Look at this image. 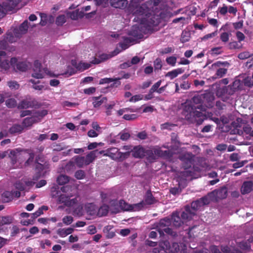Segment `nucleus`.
I'll return each instance as SVG.
<instances>
[{
	"label": "nucleus",
	"mask_w": 253,
	"mask_h": 253,
	"mask_svg": "<svg viewBox=\"0 0 253 253\" xmlns=\"http://www.w3.org/2000/svg\"><path fill=\"white\" fill-rule=\"evenodd\" d=\"M13 217L10 215L4 216L0 217V226L10 224L12 223Z\"/></svg>",
	"instance_id": "31"
},
{
	"label": "nucleus",
	"mask_w": 253,
	"mask_h": 253,
	"mask_svg": "<svg viewBox=\"0 0 253 253\" xmlns=\"http://www.w3.org/2000/svg\"><path fill=\"white\" fill-rule=\"evenodd\" d=\"M74 229L71 227L67 228H60L58 229L57 233L60 237H64L74 232Z\"/></svg>",
	"instance_id": "27"
},
{
	"label": "nucleus",
	"mask_w": 253,
	"mask_h": 253,
	"mask_svg": "<svg viewBox=\"0 0 253 253\" xmlns=\"http://www.w3.org/2000/svg\"><path fill=\"white\" fill-rule=\"evenodd\" d=\"M46 163H44L43 164H42L39 162L36 163V169L38 170V172L41 173L42 171L44 169L47 167L48 164H46Z\"/></svg>",
	"instance_id": "58"
},
{
	"label": "nucleus",
	"mask_w": 253,
	"mask_h": 253,
	"mask_svg": "<svg viewBox=\"0 0 253 253\" xmlns=\"http://www.w3.org/2000/svg\"><path fill=\"white\" fill-rule=\"evenodd\" d=\"M108 207L106 205L101 206L97 212V215L99 217L106 216L108 213Z\"/></svg>",
	"instance_id": "35"
},
{
	"label": "nucleus",
	"mask_w": 253,
	"mask_h": 253,
	"mask_svg": "<svg viewBox=\"0 0 253 253\" xmlns=\"http://www.w3.org/2000/svg\"><path fill=\"white\" fill-rule=\"evenodd\" d=\"M92 100L93 101L92 104L93 107L94 108H98L103 103H106L107 101V98L106 97L100 95L99 96L92 97Z\"/></svg>",
	"instance_id": "19"
},
{
	"label": "nucleus",
	"mask_w": 253,
	"mask_h": 253,
	"mask_svg": "<svg viewBox=\"0 0 253 253\" xmlns=\"http://www.w3.org/2000/svg\"><path fill=\"white\" fill-rule=\"evenodd\" d=\"M238 246L241 250L243 251L248 250L250 248V246L246 242H240Z\"/></svg>",
	"instance_id": "56"
},
{
	"label": "nucleus",
	"mask_w": 253,
	"mask_h": 253,
	"mask_svg": "<svg viewBox=\"0 0 253 253\" xmlns=\"http://www.w3.org/2000/svg\"><path fill=\"white\" fill-rule=\"evenodd\" d=\"M143 201L145 205H151L157 202V200L153 196L150 190H147L146 192Z\"/></svg>",
	"instance_id": "17"
},
{
	"label": "nucleus",
	"mask_w": 253,
	"mask_h": 253,
	"mask_svg": "<svg viewBox=\"0 0 253 253\" xmlns=\"http://www.w3.org/2000/svg\"><path fill=\"white\" fill-rule=\"evenodd\" d=\"M128 35L137 39H141L143 37V35L138 26H133Z\"/></svg>",
	"instance_id": "20"
},
{
	"label": "nucleus",
	"mask_w": 253,
	"mask_h": 253,
	"mask_svg": "<svg viewBox=\"0 0 253 253\" xmlns=\"http://www.w3.org/2000/svg\"><path fill=\"white\" fill-rule=\"evenodd\" d=\"M120 206L122 209L126 211H132V205L127 204L124 200H120Z\"/></svg>",
	"instance_id": "42"
},
{
	"label": "nucleus",
	"mask_w": 253,
	"mask_h": 253,
	"mask_svg": "<svg viewBox=\"0 0 253 253\" xmlns=\"http://www.w3.org/2000/svg\"><path fill=\"white\" fill-rule=\"evenodd\" d=\"M195 155L190 152L181 153L178 159L181 162L182 167L184 169H188L192 167L195 162Z\"/></svg>",
	"instance_id": "5"
},
{
	"label": "nucleus",
	"mask_w": 253,
	"mask_h": 253,
	"mask_svg": "<svg viewBox=\"0 0 253 253\" xmlns=\"http://www.w3.org/2000/svg\"><path fill=\"white\" fill-rule=\"evenodd\" d=\"M145 156L147 157V159L149 161L155 160L156 159V155L154 154V150L145 149Z\"/></svg>",
	"instance_id": "37"
},
{
	"label": "nucleus",
	"mask_w": 253,
	"mask_h": 253,
	"mask_svg": "<svg viewBox=\"0 0 253 253\" xmlns=\"http://www.w3.org/2000/svg\"><path fill=\"white\" fill-rule=\"evenodd\" d=\"M213 97L210 93L195 95L192 98L194 104H187L185 106L183 114L186 119L195 122L197 125H201L207 119L205 112L207 107H212Z\"/></svg>",
	"instance_id": "1"
},
{
	"label": "nucleus",
	"mask_w": 253,
	"mask_h": 253,
	"mask_svg": "<svg viewBox=\"0 0 253 253\" xmlns=\"http://www.w3.org/2000/svg\"><path fill=\"white\" fill-rule=\"evenodd\" d=\"M124 42L121 43V47L124 49H126L128 45L133 42V39L130 37H124Z\"/></svg>",
	"instance_id": "40"
},
{
	"label": "nucleus",
	"mask_w": 253,
	"mask_h": 253,
	"mask_svg": "<svg viewBox=\"0 0 253 253\" xmlns=\"http://www.w3.org/2000/svg\"><path fill=\"white\" fill-rule=\"evenodd\" d=\"M75 163L79 168H82L85 165V159L83 156H76L74 157Z\"/></svg>",
	"instance_id": "32"
},
{
	"label": "nucleus",
	"mask_w": 253,
	"mask_h": 253,
	"mask_svg": "<svg viewBox=\"0 0 253 253\" xmlns=\"http://www.w3.org/2000/svg\"><path fill=\"white\" fill-rule=\"evenodd\" d=\"M251 55L248 51H244L238 54V57L241 60H244L249 58Z\"/></svg>",
	"instance_id": "61"
},
{
	"label": "nucleus",
	"mask_w": 253,
	"mask_h": 253,
	"mask_svg": "<svg viewBox=\"0 0 253 253\" xmlns=\"http://www.w3.org/2000/svg\"><path fill=\"white\" fill-rule=\"evenodd\" d=\"M1 198L4 203L9 202L13 199V194L11 191H6L2 194Z\"/></svg>",
	"instance_id": "30"
},
{
	"label": "nucleus",
	"mask_w": 253,
	"mask_h": 253,
	"mask_svg": "<svg viewBox=\"0 0 253 253\" xmlns=\"http://www.w3.org/2000/svg\"><path fill=\"white\" fill-rule=\"evenodd\" d=\"M38 103V102L35 99H24L20 102L17 107L19 109L33 108L37 106Z\"/></svg>",
	"instance_id": "10"
},
{
	"label": "nucleus",
	"mask_w": 253,
	"mask_h": 253,
	"mask_svg": "<svg viewBox=\"0 0 253 253\" xmlns=\"http://www.w3.org/2000/svg\"><path fill=\"white\" fill-rule=\"evenodd\" d=\"M38 122V121L37 120L36 117L35 116L27 117L23 120L22 125L25 127H30L33 124L37 123Z\"/></svg>",
	"instance_id": "26"
},
{
	"label": "nucleus",
	"mask_w": 253,
	"mask_h": 253,
	"mask_svg": "<svg viewBox=\"0 0 253 253\" xmlns=\"http://www.w3.org/2000/svg\"><path fill=\"white\" fill-rule=\"evenodd\" d=\"M90 67V65L88 63H79L77 67V70L83 71L85 70L88 69Z\"/></svg>",
	"instance_id": "50"
},
{
	"label": "nucleus",
	"mask_w": 253,
	"mask_h": 253,
	"mask_svg": "<svg viewBox=\"0 0 253 253\" xmlns=\"http://www.w3.org/2000/svg\"><path fill=\"white\" fill-rule=\"evenodd\" d=\"M220 39L223 42H227L229 39V34L227 32L222 33L220 35Z\"/></svg>",
	"instance_id": "53"
},
{
	"label": "nucleus",
	"mask_w": 253,
	"mask_h": 253,
	"mask_svg": "<svg viewBox=\"0 0 253 253\" xmlns=\"http://www.w3.org/2000/svg\"><path fill=\"white\" fill-rule=\"evenodd\" d=\"M66 22V17L64 15H60L56 19V24L57 26H62Z\"/></svg>",
	"instance_id": "44"
},
{
	"label": "nucleus",
	"mask_w": 253,
	"mask_h": 253,
	"mask_svg": "<svg viewBox=\"0 0 253 253\" xmlns=\"http://www.w3.org/2000/svg\"><path fill=\"white\" fill-rule=\"evenodd\" d=\"M104 156H108L114 160L122 162L129 157V152H121L118 148L112 147L107 149V153Z\"/></svg>",
	"instance_id": "4"
},
{
	"label": "nucleus",
	"mask_w": 253,
	"mask_h": 253,
	"mask_svg": "<svg viewBox=\"0 0 253 253\" xmlns=\"http://www.w3.org/2000/svg\"><path fill=\"white\" fill-rule=\"evenodd\" d=\"M253 183L252 181H245L242 186L241 191L242 194L250 193L253 190Z\"/></svg>",
	"instance_id": "21"
},
{
	"label": "nucleus",
	"mask_w": 253,
	"mask_h": 253,
	"mask_svg": "<svg viewBox=\"0 0 253 253\" xmlns=\"http://www.w3.org/2000/svg\"><path fill=\"white\" fill-rule=\"evenodd\" d=\"M10 64L14 68H16L20 71H26L28 68V65L25 62H18L16 57H12L10 59Z\"/></svg>",
	"instance_id": "8"
},
{
	"label": "nucleus",
	"mask_w": 253,
	"mask_h": 253,
	"mask_svg": "<svg viewBox=\"0 0 253 253\" xmlns=\"http://www.w3.org/2000/svg\"><path fill=\"white\" fill-rule=\"evenodd\" d=\"M63 222L66 225H70L73 221V217L70 215H66L62 219Z\"/></svg>",
	"instance_id": "55"
},
{
	"label": "nucleus",
	"mask_w": 253,
	"mask_h": 253,
	"mask_svg": "<svg viewBox=\"0 0 253 253\" xmlns=\"http://www.w3.org/2000/svg\"><path fill=\"white\" fill-rule=\"evenodd\" d=\"M41 20L40 24L42 26H45L47 23V16L46 14L41 13Z\"/></svg>",
	"instance_id": "62"
},
{
	"label": "nucleus",
	"mask_w": 253,
	"mask_h": 253,
	"mask_svg": "<svg viewBox=\"0 0 253 253\" xmlns=\"http://www.w3.org/2000/svg\"><path fill=\"white\" fill-rule=\"evenodd\" d=\"M228 190L226 187H222L216 192L217 197L220 199H225L227 196Z\"/></svg>",
	"instance_id": "29"
},
{
	"label": "nucleus",
	"mask_w": 253,
	"mask_h": 253,
	"mask_svg": "<svg viewBox=\"0 0 253 253\" xmlns=\"http://www.w3.org/2000/svg\"><path fill=\"white\" fill-rule=\"evenodd\" d=\"M155 70H161L162 67V61L159 58H157L154 62Z\"/></svg>",
	"instance_id": "54"
},
{
	"label": "nucleus",
	"mask_w": 253,
	"mask_h": 253,
	"mask_svg": "<svg viewBox=\"0 0 253 253\" xmlns=\"http://www.w3.org/2000/svg\"><path fill=\"white\" fill-rule=\"evenodd\" d=\"M86 212L90 215H94L96 213L95 206L92 204H89L86 206Z\"/></svg>",
	"instance_id": "48"
},
{
	"label": "nucleus",
	"mask_w": 253,
	"mask_h": 253,
	"mask_svg": "<svg viewBox=\"0 0 253 253\" xmlns=\"http://www.w3.org/2000/svg\"><path fill=\"white\" fill-rule=\"evenodd\" d=\"M28 29V22L27 20L24 21L17 29H15L14 34L16 37L20 38L21 35L25 34Z\"/></svg>",
	"instance_id": "11"
},
{
	"label": "nucleus",
	"mask_w": 253,
	"mask_h": 253,
	"mask_svg": "<svg viewBox=\"0 0 253 253\" xmlns=\"http://www.w3.org/2000/svg\"><path fill=\"white\" fill-rule=\"evenodd\" d=\"M139 61L140 58L138 56H135L131 59L130 63H129L128 65L127 63H125L121 65V67L122 68H125L126 66H130V64L135 65L139 63Z\"/></svg>",
	"instance_id": "47"
},
{
	"label": "nucleus",
	"mask_w": 253,
	"mask_h": 253,
	"mask_svg": "<svg viewBox=\"0 0 253 253\" xmlns=\"http://www.w3.org/2000/svg\"><path fill=\"white\" fill-rule=\"evenodd\" d=\"M8 0V2H3L2 4H0V18L3 17L7 11H11V8L15 5L10 3V0Z\"/></svg>",
	"instance_id": "15"
},
{
	"label": "nucleus",
	"mask_w": 253,
	"mask_h": 253,
	"mask_svg": "<svg viewBox=\"0 0 253 253\" xmlns=\"http://www.w3.org/2000/svg\"><path fill=\"white\" fill-rule=\"evenodd\" d=\"M184 69L179 68L168 72L166 76L169 77L171 80H172L176 78L178 75L184 73Z\"/></svg>",
	"instance_id": "24"
},
{
	"label": "nucleus",
	"mask_w": 253,
	"mask_h": 253,
	"mask_svg": "<svg viewBox=\"0 0 253 253\" xmlns=\"http://www.w3.org/2000/svg\"><path fill=\"white\" fill-rule=\"evenodd\" d=\"M120 139L123 141H126L130 137V134L126 130H123L121 131L118 135Z\"/></svg>",
	"instance_id": "38"
},
{
	"label": "nucleus",
	"mask_w": 253,
	"mask_h": 253,
	"mask_svg": "<svg viewBox=\"0 0 253 253\" xmlns=\"http://www.w3.org/2000/svg\"><path fill=\"white\" fill-rule=\"evenodd\" d=\"M11 64L10 61H9L7 59H2V57H0V69L1 72H7L10 69Z\"/></svg>",
	"instance_id": "23"
},
{
	"label": "nucleus",
	"mask_w": 253,
	"mask_h": 253,
	"mask_svg": "<svg viewBox=\"0 0 253 253\" xmlns=\"http://www.w3.org/2000/svg\"><path fill=\"white\" fill-rule=\"evenodd\" d=\"M22 126L20 125L15 124L12 126L9 129V132L11 134L16 133H21L23 130Z\"/></svg>",
	"instance_id": "36"
},
{
	"label": "nucleus",
	"mask_w": 253,
	"mask_h": 253,
	"mask_svg": "<svg viewBox=\"0 0 253 253\" xmlns=\"http://www.w3.org/2000/svg\"><path fill=\"white\" fill-rule=\"evenodd\" d=\"M221 251L223 253H243L239 249L231 248L227 246H221Z\"/></svg>",
	"instance_id": "28"
},
{
	"label": "nucleus",
	"mask_w": 253,
	"mask_h": 253,
	"mask_svg": "<svg viewBox=\"0 0 253 253\" xmlns=\"http://www.w3.org/2000/svg\"><path fill=\"white\" fill-rule=\"evenodd\" d=\"M138 116L135 114H125L123 116V119L127 121L134 120L137 119Z\"/></svg>",
	"instance_id": "59"
},
{
	"label": "nucleus",
	"mask_w": 253,
	"mask_h": 253,
	"mask_svg": "<svg viewBox=\"0 0 253 253\" xmlns=\"http://www.w3.org/2000/svg\"><path fill=\"white\" fill-rule=\"evenodd\" d=\"M115 80L113 78H105L100 80L99 84H110L113 82Z\"/></svg>",
	"instance_id": "63"
},
{
	"label": "nucleus",
	"mask_w": 253,
	"mask_h": 253,
	"mask_svg": "<svg viewBox=\"0 0 253 253\" xmlns=\"http://www.w3.org/2000/svg\"><path fill=\"white\" fill-rule=\"evenodd\" d=\"M161 83H162L161 80H159V81H158L157 83H156L152 85V86L151 87V88H150V90L151 91H152L153 92H157L158 88L161 84Z\"/></svg>",
	"instance_id": "64"
},
{
	"label": "nucleus",
	"mask_w": 253,
	"mask_h": 253,
	"mask_svg": "<svg viewBox=\"0 0 253 253\" xmlns=\"http://www.w3.org/2000/svg\"><path fill=\"white\" fill-rule=\"evenodd\" d=\"M153 10L145 3L136 7L135 14L137 16H142L144 18H149L152 15Z\"/></svg>",
	"instance_id": "7"
},
{
	"label": "nucleus",
	"mask_w": 253,
	"mask_h": 253,
	"mask_svg": "<svg viewBox=\"0 0 253 253\" xmlns=\"http://www.w3.org/2000/svg\"><path fill=\"white\" fill-rule=\"evenodd\" d=\"M69 180L70 178L69 176L66 175L61 174L58 176L57 182L59 185H64L67 183L69 181Z\"/></svg>",
	"instance_id": "34"
},
{
	"label": "nucleus",
	"mask_w": 253,
	"mask_h": 253,
	"mask_svg": "<svg viewBox=\"0 0 253 253\" xmlns=\"http://www.w3.org/2000/svg\"><path fill=\"white\" fill-rule=\"evenodd\" d=\"M70 196H67L65 194H60L57 199L59 204H64L67 207H70L72 205L73 200H70Z\"/></svg>",
	"instance_id": "18"
},
{
	"label": "nucleus",
	"mask_w": 253,
	"mask_h": 253,
	"mask_svg": "<svg viewBox=\"0 0 253 253\" xmlns=\"http://www.w3.org/2000/svg\"><path fill=\"white\" fill-rule=\"evenodd\" d=\"M244 84L245 86L251 87L253 86V81L251 77H247L243 80Z\"/></svg>",
	"instance_id": "60"
},
{
	"label": "nucleus",
	"mask_w": 253,
	"mask_h": 253,
	"mask_svg": "<svg viewBox=\"0 0 253 253\" xmlns=\"http://www.w3.org/2000/svg\"><path fill=\"white\" fill-rule=\"evenodd\" d=\"M145 206L146 205L143 201L138 203L133 204L132 205V211H139L142 210Z\"/></svg>",
	"instance_id": "39"
},
{
	"label": "nucleus",
	"mask_w": 253,
	"mask_h": 253,
	"mask_svg": "<svg viewBox=\"0 0 253 253\" xmlns=\"http://www.w3.org/2000/svg\"><path fill=\"white\" fill-rule=\"evenodd\" d=\"M227 69L219 68L217 70L216 72L215 75L216 76V78H221L223 77L227 73Z\"/></svg>",
	"instance_id": "45"
},
{
	"label": "nucleus",
	"mask_w": 253,
	"mask_h": 253,
	"mask_svg": "<svg viewBox=\"0 0 253 253\" xmlns=\"http://www.w3.org/2000/svg\"><path fill=\"white\" fill-rule=\"evenodd\" d=\"M146 253H167L165 249L160 247V243L159 244V247L153 248L149 250Z\"/></svg>",
	"instance_id": "49"
},
{
	"label": "nucleus",
	"mask_w": 253,
	"mask_h": 253,
	"mask_svg": "<svg viewBox=\"0 0 253 253\" xmlns=\"http://www.w3.org/2000/svg\"><path fill=\"white\" fill-rule=\"evenodd\" d=\"M98 152L97 150H93L87 154L85 158V165H88L92 163L96 158V153Z\"/></svg>",
	"instance_id": "25"
},
{
	"label": "nucleus",
	"mask_w": 253,
	"mask_h": 253,
	"mask_svg": "<svg viewBox=\"0 0 253 253\" xmlns=\"http://www.w3.org/2000/svg\"><path fill=\"white\" fill-rule=\"evenodd\" d=\"M171 224V220L170 218L165 217L161 219L157 225L158 231L160 235L164 234L162 231L164 228L169 227Z\"/></svg>",
	"instance_id": "12"
},
{
	"label": "nucleus",
	"mask_w": 253,
	"mask_h": 253,
	"mask_svg": "<svg viewBox=\"0 0 253 253\" xmlns=\"http://www.w3.org/2000/svg\"><path fill=\"white\" fill-rule=\"evenodd\" d=\"M154 154L165 159L170 160L173 157V152L170 150H163L160 148L154 149Z\"/></svg>",
	"instance_id": "9"
},
{
	"label": "nucleus",
	"mask_w": 253,
	"mask_h": 253,
	"mask_svg": "<svg viewBox=\"0 0 253 253\" xmlns=\"http://www.w3.org/2000/svg\"><path fill=\"white\" fill-rule=\"evenodd\" d=\"M161 21V18L159 16L153 15L148 20V23L150 25L153 26H156L158 25Z\"/></svg>",
	"instance_id": "33"
},
{
	"label": "nucleus",
	"mask_w": 253,
	"mask_h": 253,
	"mask_svg": "<svg viewBox=\"0 0 253 253\" xmlns=\"http://www.w3.org/2000/svg\"><path fill=\"white\" fill-rule=\"evenodd\" d=\"M29 149H23L22 148H16L10 151L9 157L10 159V162L12 166H14L17 162L20 163L23 161L22 153H28Z\"/></svg>",
	"instance_id": "6"
},
{
	"label": "nucleus",
	"mask_w": 253,
	"mask_h": 253,
	"mask_svg": "<svg viewBox=\"0 0 253 253\" xmlns=\"http://www.w3.org/2000/svg\"><path fill=\"white\" fill-rule=\"evenodd\" d=\"M96 6H101L103 8H106L108 6L110 0H94Z\"/></svg>",
	"instance_id": "43"
},
{
	"label": "nucleus",
	"mask_w": 253,
	"mask_h": 253,
	"mask_svg": "<svg viewBox=\"0 0 253 253\" xmlns=\"http://www.w3.org/2000/svg\"><path fill=\"white\" fill-rule=\"evenodd\" d=\"M194 215H195V213L191 211L190 206H186L184 211L181 214V217L182 221L185 222L191 220Z\"/></svg>",
	"instance_id": "13"
},
{
	"label": "nucleus",
	"mask_w": 253,
	"mask_h": 253,
	"mask_svg": "<svg viewBox=\"0 0 253 253\" xmlns=\"http://www.w3.org/2000/svg\"><path fill=\"white\" fill-rule=\"evenodd\" d=\"M167 63L171 66L173 67L175 65L176 63L177 58L176 57L171 56L166 58Z\"/></svg>",
	"instance_id": "51"
},
{
	"label": "nucleus",
	"mask_w": 253,
	"mask_h": 253,
	"mask_svg": "<svg viewBox=\"0 0 253 253\" xmlns=\"http://www.w3.org/2000/svg\"><path fill=\"white\" fill-rule=\"evenodd\" d=\"M171 223L175 227H180L183 223L181 218L180 217L178 212H173L171 216Z\"/></svg>",
	"instance_id": "22"
},
{
	"label": "nucleus",
	"mask_w": 253,
	"mask_h": 253,
	"mask_svg": "<svg viewBox=\"0 0 253 253\" xmlns=\"http://www.w3.org/2000/svg\"><path fill=\"white\" fill-rule=\"evenodd\" d=\"M127 3V0H110V5L115 8L124 9Z\"/></svg>",
	"instance_id": "16"
},
{
	"label": "nucleus",
	"mask_w": 253,
	"mask_h": 253,
	"mask_svg": "<svg viewBox=\"0 0 253 253\" xmlns=\"http://www.w3.org/2000/svg\"><path fill=\"white\" fill-rule=\"evenodd\" d=\"M242 121L243 120L242 119L237 118L236 121L232 122V126L234 128L231 130L232 133L242 135L244 132L247 134H249L250 135L252 130V127L249 125H246L244 126L243 129H242V125L241 123Z\"/></svg>",
	"instance_id": "3"
},
{
	"label": "nucleus",
	"mask_w": 253,
	"mask_h": 253,
	"mask_svg": "<svg viewBox=\"0 0 253 253\" xmlns=\"http://www.w3.org/2000/svg\"><path fill=\"white\" fill-rule=\"evenodd\" d=\"M60 191L58 190V187H52L51 188V196L52 198H56L57 197H58L59 193H60Z\"/></svg>",
	"instance_id": "57"
},
{
	"label": "nucleus",
	"mask_w": 253,
	"mask_h": 253,
	"mask_svg": "<svg viewBox=\"0 0 253 253\" xmlns=\"http://www.w3.org/2000/svg\"><path fill=\"white\" fill-rule=\"evenodd\" d=\"M201 202L199 200L193 202L190 208H191V211L196 213L197 210L199 207H201Z\"/></svg>",
	"instance_id": "41"
},
{
	"label": "nucleus",
	"mask_w": 253,
	"mask_h": 253,
	"mask_svg": "<svg viewBox=\"0 0 253 253\" xmlns=\"http://www.w3.org/2000/svg\"><path fill=\"white\" fill-rule=\"evenodd\" d=\"M44 74L51 77L57 76L49 71L47 68H42V64L38 60L35 61L33 67V73L32 74V76L38 79H42L44 78Z\"/></svg>",
	"instance_id": "2"
},
{
	"label": "nucleus",
	"mask_w": 253,
	"mask_h": 253,
	"mask_svg": "<svg viewBox=\"0 0 253 253\" xmlns=\"http://www.w3.org/2000/svg\"><path fill=\"white\" fill-rule=\"evenodd\" d=\"M145 148L141 145L134 146L132 150V156L135 158L141 159L145 157Z\"/></svg>",
	"instance_id": "14"
},
{
	"label": "nucleus",
	"mask_w": 253,
	"mask_h": 253,
	"mask_svg": "<svg viewBox=\"0 0 253 253\" xmlns=\"http://www.w3.org/2000/svg\"><path fill=\"white\" fill-rule=\"evenodd\" d=\"M5 104L9 108H12L16 106L17 102L14 98H9L6 100Z\"/></svg>",
	"instance_id": "46"
},
{
	"label": "nucleus",
	"mask_w": 253,
	"mask_h": 253,
	"mask_svg": "<svg viewBox=\"0 0 253 253\" xmlns=\"http://www.w3.org/2000/svg\"><path fill=\"white\" fill-rule=\"evenodd\" d=\"M75 177L77 179H83L85 177V172L83 170H78L75 173Z\"/></svg>",
	"instance_id": "52"
}]
</instances>
